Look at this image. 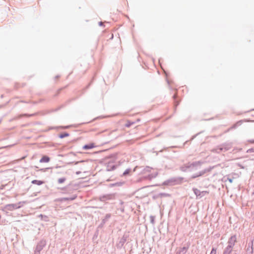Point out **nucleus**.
Listing matches in <instances>:
<instances>
[{
	"instance_id": "11",
	"label": "nucleus",
	"mask_w": 254,
	"mask_h": 254,
	"mask_svg": "<svg viewBox=\"0 0 254 254\" xmlns=\"http://www.w3.org/2000/svg\"><path fill=\"white\" fill-rule=\"evenodd\" d=\"M210 254H216V249L212 248Z\"/></svg>"
},
{
	"instance_id": "13",
	"label": "nucleus",
	"mask_w": 254,
	"mask_h": 254,
	"mask_svg": "<svg viewBox=\"0 0 254 254\" xmlns=\"http://www.w3.org/2000/svg\"><path fill=\"white\" fill-rule=\"evenodd\" d=\"M24 158H25V157H23L22 158L19 159L18 160H21L24 159Z\"/></svg>"
},
{
	"instance_id": "1",
	"label": "nucleus",
	"mask_w": 254,
	"mask_h": 254,
	"mask_svg": "<svg viewBox=\"0 0 254 254\" xmlns=\"http://www.w3.org/2000/svg\"><path fill=\"white\" fill-rule=\"evenodd\" d=\"M116 163V160L114 158H111L108 159V160L106 162L107 164V170L108 171H112L114 170L117 166L115 164Z\"/></svg>"
},
{
	"instance_id": "10",
	"label": "nucleus",
	"mask_w": 254,
	"mask_h": 254,
	"mask_svg": "<svg viewBox=\"0 0 254 254\" xmlns=\"http://www.w3.org/2000/svg\"><path fill=\"white\" fill-rule=\"evenodd\" d=\"M68 136V133H63V134H62L60 135V137L61 138H64V137H66V136Z\"/></svg>"
},
{
	"instance_id": "8",
	"label": "nucleus",
	"mask_w": 254,
	"mask_h": 254,
	"mask_svg": "<svg viewBox=\"0 0 254 254\" xmlns=\"http://www.w3.org/2000/svg\"><path fill=\"white\" fill-rule=\"evenodd\" d=\"M132 124H133V122H131L129 121H127V124H126V127H129L131 125H132Z\"/></svg>"
},
{
	"instance_id": "14",
	"label": "nucleus",
	"mask_w": 254,
	"mask_h": 254,
	"mask_svg": "<svg viewBox=\"0 0 254 254\" xmlns=\"http://www.w3.org/2000/svg\"><path fill=\"white\" fill-rule=\"evenodd\" d=\"M136 167H135L134 168V169H133V171H134V172L135 171V169H136Z\"/></svg>"
},
{
	"instance_id": "15",
	"label": "nucleus",
	"mask_w": 254,
	"mask_h": 254,
	"mask_svg": "<svg viewBox=\"0 0 254 254\" xmlns=\"http://www.w3.org/2000/svg\"><path fill=\"white\" fill-rule=\"evenodd\" d=\"M224 254H226V253L225 252V253H224Z\"/></svg>"
},
{
	"instance_id": "9",
	"label": "nucleus",
	"mask_w": 254,
	"mask_h": 254,
	"mask_svg": "<svg viewBox=\"0 0 254 254\" xmlns=\"http://www.w3.org/2000/svg\"><path fill=\"white\" fill-rule=\"evenodd\" d=\"M65 181V178H60L58 180V182L60 184H62L63 183L64 181Z\"/></svg>"
},
{
	"instance_id": "4",
	"label": "nucleus",
	"mask_w": 254,
	"mask_h": 254,
	"mask_svg": "<svg viewBox=\"0 0 254 254\" xmlns=\"http://www.w3.org/2000/svg\"><path fill=\"white\" fill-rule=\"evenodd\" d=\"M50 158L47 156H43L40 160V163H48L50 161Z\"/></svg>"
},
{
	"instance_id": "6",
	"label": "nucleus",
	"mask_w": 254,
	"mask_h": 254,
	"mask_svg": "<svg viewBox=\"0 0 254 254\" xmlns=\"http://www.w3.org/2000/svg\"><path fill=\"white\" fill-rule=\"evenodd\" d=\"M32 183L33 184L37 185H41L44 183V182L42 181L39 180H33L32 181Z\"/></svg>"
},
{
	"instance_id": "5",
	"label": "nucleus",
	"mask_w": 254,
	"mask_h": 254,
	"mask_svg": "<svg viewBox=\"0 0 254 254\" xmlns=\"http://www.w3.org/2000/svg\"><path fill=\"white\" fill-rule=\"evenodd\" d=\"M237 241V237L235 235L232 236L229 240V243L232 245H234Z\"/></svg>"
},
{
	"instance_id": "3",
	"label": "nucleus",
	"mask_w": 254,
	"mask_h": 254,
	"mask_svg": "<svg viewBox=\"0 0 254 254\" xmlns=\"http://www.w3.org/2000/svg\"><path fill=\"white\" fill-rule=\"evenodd\" d=\"M95 143H90L88 144L85 145L83 146V149L84 150H88L90 149H92L93 148H95L96 147Z\"/></svg>"
},
{
	"instance_id": "7",
	"label": "nucleus",
	"mask_w": 254,
	"mask_h": 254,
	"mask_svg": "<svg viewBox=\"0 0 254 254\" xmlns=\"http://www.w3.org/2000/svg\"><path fill=\"white\" fill-rule=\"evenodd\" d=\"M131 172V170L130 169H127L123 173V176H126L128 175Z\"/></svg>"
},
{
	"instance_id": "12",
	"label": "nucleus",
	"mask_w": 254,
	"mask_h": 254,
	"mask_svg": "<svg viewBox=\"0 0 254 254\" xmlns=\"http://www.w3.org/2000/svg\"><path fill=\"white\" fill-rule=\"evenodd\" d=\"M248 142L249 143H251V144H253V143H254V139H249L248 140Z\"/></svg>"
},
{
	"instance_id": "2",
	"label": "nucleus",
	"mask_w": 254,
	"mask_h": 254,
	"mask_svg": "<svg viewBox=\"0 0 254 254\" xmlns=\"http://www.w3.org/2000/svg\"><path fill=\"white\" fill-rule=\"evenodd\" d=\"M21 202L16 204H9L4 206V209L7 211H12L20 207Z\"/></svg>"
}]
</instances>
